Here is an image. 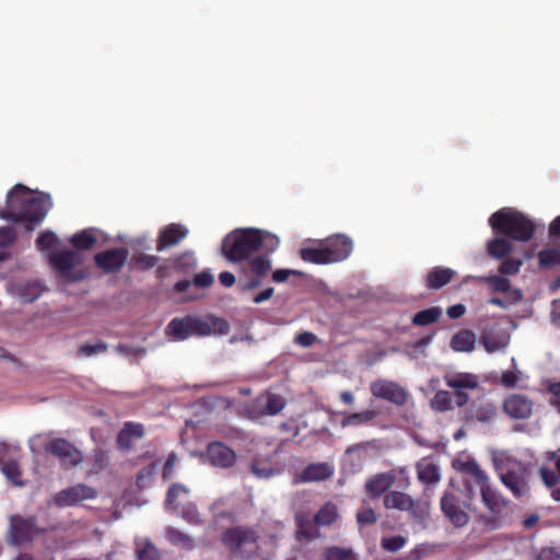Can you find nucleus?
Returning a JSON list of instances; mask_svg holds the SVG:
<instances>
[{"label": "nucleus", "mask_w": 560, "mask_h": 560, "mask_svg": "<svg viewBox=\"0 0 560 560\" xmlns=\"http://www.w3.org/2000/svg\"><path fill=\"white\" fill-rule=\"evenodd\" d=\"M158 465L150 464L144 467L137 476V483L140 488L145 487L147 482L156 474Z\"/></svg>", "instance_id": "5fc2aeb1"}, {"label": "nucleus", "mask_w": 560, "mask_h": 560, "mask_svg": "<svg viewBox=\"0 0 560 560\" xmlns=\"http://www.w3.org/2000/svg\"><path fill=\"white\" fill-rule=\"evenodd\" d=\"M132 438L129 435V431L127 430L126 425L124 429L119 432L117 436V444L120 448L127 450L132 444Z\"/></svg>", "instance_id": "69168bd1"}, {"label": "nucleus", "mask_w": 560, "mask_h": 560, "mask_svg": "<svg viewBox=\"0 0 560 560\" xmlns=\"http://www.w3.org/2000/svg\"><path fill=\"white\" fill-rule=\"evenodd\" d=\"M480 342L491 353L505 348L509 343V336L498 323H488L481 329Z\"/></svg>", "instance_id": "dca6fc26"}, {"label": "nucleus", "mask_w": 560, "mask_h": 560, "mask_svg": "<svg viewBox=\"0 0 560 560\" xmlns=\"http://www.w3.org/2000/svg\"><path fill=\"white\" fill-rule=\"evenodd\" d=\"M51 206L48 195L32 191L22 184H18L8 194L7 211H1L0 217L21 222L27 230H33L46 217Z\"/></svg>", "instance_id": "f257e3e1"}, {"label": "nucleus", "mask_w": 560, "mask_h": 560, "mask_svg": "<svg viewBox=\"0 0 560 560\" xmlns=\"http://www.w3.org/2000/svg\"><path fill=\"white\" fill-rule=\"evenodd\" d=\"M332 474L334 467L328 463L310 464L304 470L294 475L293 483L323 481L330 478Z\"/></svg>", "instance_id": "6ab92c4d"}, {"label": "nucleus", "mask_w": 560, "mask_h": 560, "mask_svg": "<svg viewBox=\"0 0 560 560\" xmlns=\"http://www.w3.org/2000/svg\"><path fill=\"white\" fill-rule=\"evenodd\" d=\"M109 464V457L106 452L97 450L94 454V468L96 470L105 469Z\"/></svg>", "instance_id": "e2e57ef3"}, {"label": "nucleus", "mask_w": 560, "mask_h": 560, "mask_svg": "<svg viewBox=\"0 0 560 560\" xmlns=\"http://www.w3.org/2000/svg\"><path fill=\"white\" fill-rule=\"evenodd\" d=\"M15 238L14 230L10 226L0 228V247H7Z\"/></svg>", "instance_id": "680f3d73"}, {"label": "nucleus", "mask_w": 560, "mask_h": 560, "mask_svg": "<svg viewBox=\"0 0 560 560\" xmlns=\"http://www.w3.org/2000/svg\"><path fill=\"white\" fill-rule=\"evenodd\" d=\"M108 346L105 342H97L95 345H82L79 348V354L82 357H93L98 353L106 352Z\"/></svg>", "instance_id": "603ef678"}, {"label": "nucleus", "mask_w": 560, "mask_h": 560, "mask_svg": "<svg viewBox=\"0 0 560 560\" xmlns=\"http://www.w3.org/2000/svg\"><path fill=\"white\" fill-rule=\"evenodd\" d=\"M504 412L513 419H527L532 415L533 402L524 395H510L503 402Z\"/></svg>", "instance_id": "aec40b11"}, {"label": "nucleus", "mask_w": 560, "mask_h": 560, "mask_svg": "<svg viewBox=\"0 0 560 560\" xmlns=\"http://www.w3.org/2000/svg\"><path fill=\"white\" fill-rule=\"evenodd\" d=\"M2 474L5 478L11 481L14 486H22L21 469L15 460H10L0 466Z\"/></svg>", "instance_id": "79ce46f5"}, {"label": "nucleus", "mask_w": 560, "mask_h": 560, "mask_svg": "<svg viewBox=\"0 0 560 560\" xmlns=\"http://www.w3.org/2000/svg\"><path fill=\"white\" fill-rule=\"evenodd\" d=\"M177 514L182 516L185 521L194 525L199 524L201 521L197 506L191 502L184 505V508L179 510Z\"/></svg>", "instance_id": "09e8293b"}, {"label": "nucleus", "mask_w": 560, "mask_h": 560, "mask_svg": "<svg viewBox=\"0 0 560 560\" xmlns=\"http://www.w3.org/2000/svg\"><path fill=\"white\" fill-rule=\"evenodd\" d=\"M97 491L89 486L78 483L73 487L59 491L54 497V502L58 506H70L78 504L84 500L96 498Z\"/></svg>", "instance_id": "4468645a"}, {"label": "nucleus", "mask_w": 560, "mask_h": 560, "mask_svg": "<svg viewBox=\"0 0 560 560\" xmlns=\"http://www.w3.org/2000/svg\"><path fill=\"white\" fill-rule=\"evenodd\" d=\"M481 501L489 511L481 521L487 529L493 530L502 526L508 500L490 485L480 491Z\"/></svg>", "instance_id": "423d86ee"}, {"label": "nucleus", "mask_w": 560, "mask_h": 560, "mask_svg": "<svg viewBox=\"0 0 560 560\" xmlns=\"http://www.w3.org/2000/svg\"><path fill=\"white\" fill-rule=\"evenodd\" d=\"M548 392L551 395V404L557 407L560 412V382L550 384Z\"/></svg>", "instance_id": "774afa93"}, {"label": "nucleus", "mask_w": 560, "mask_h": 560, "mask_svg": "<svg viewBox=\"0 0 560 560\" xmlns=\"http://www.w3.org/2000/svg\"><path fill=\"white\" fill-rule=\"evenodd\" d=\"M527 477L528 469L521 463L500 475L502 483L515 498H521L528 491Z\"/></svg>", "instance_id": "f8f14e48"}, {"label": "nucleus", "mask_w": 560, "mask_h": 560, "mask_svg": "<svg viewBox=\"0 0 560 560\" xmlns=\"http://www.w3.org/2000/svg\"><path fill=\"white\" fill-rule=\"evenodd\" d=\"M190 325L192 327V336H210L226 335L229 332V324L219 317L208 316L206 318L190 315Z\"/></svg>", "instance_id": "2eb2a0df"}, {"label": "nucleus", "mask_w": 560, "mask_h": 560, "mask_svg": "<svg viewBox=\"0 0 560 560\" xmlns=\"http://www.w3.org/2000/svg\"><path fill=\"white\" fill-rule=\"evenodd\" d=\"M395 478L396 477L392 471L377 474L366 481V492L372 498H378L384 493L386 494L387 490L395 482Z\"/></svg>", "instance_id": "5701e85b"}, {"label": "nucleus", "mask_w": 560, "mask_h": 560, "mask_svg": "<svg viewBox=\"0 0 560 560\" xmlns=\"http://www.w3.org/2000/svg\"><path fill=\"white\" fill-rule=\"evenodd\" d=\"M463 420L466 423H490L498 413L497 406L486 397H477L462 410Z\"/></svg>", "instance_id": "6e6552de"}, {"label": "nucleus", "mask_w": 560, "mask_h": 560, "mask_svg": "<svg viewBox=\"0 0 560 560\" xmlns=\"http://www.w3.org/2000/svg\"><path fill=\"white\" fill-rule=\"evenodd\" d=\"M539 475H540L544 483L549 488L556 486L559 481V477H558L557 472H555L553 470H550L546 467H540Z\"/></svg>", "instance_id": "13d9d810"}, {"label": "nucleus", "mask_w": 560, "mask_h": 560, "mask_svg": "<svg viewBox=\"0 0 560 560\" xmlns=\"http://www.w3.org/2000/svg\"><path fill=\"white\" fill-rule=\"evenodd\" d=\"M45 448L56 456L63 467H72L83 460L82 453L70 442L63 439H54L49 441Z\"/></svg>", "instance_id": "9d476101"}, {"label": "nucleus", "mask_w": 560, "mask_h": 560, "mask_svg": "<svg viewBox=\"0 0 560 560\" xmlns=\"http://www.w3.org/2000/svg\"><path fill=\"white\" fill-rule=\"evenodd\" d=\"M165 537L175 547L182 549H191L194 547L192 538L175 527H167Z\"/></svg>", "instance_id": "c9c22d12"}, {"label": "nucleus", "mask_w": 560, "mask_h": 560, "mask_svg": "<svg viewBox=\"0 0 560 560\" xmlns=\"http://www.w3.org/2000/svg\"><path fill=\"white\" fill-rule=\"evenodd\" d=\"M462 472L465 475L464 485L469 493H472L474 487L481 491L490 485L489 477L475 460L463 463Z\"/></svg>", "instance_id": "a211bd4d"}, {"label": "nucleus", "mask_w": 560, "mask_h": 560, "mask_svg": "<svg viewBox=\"0 0 560 560\" xmlns=\"http://www.w3.org/2000/svg\"><path fill=\"white\" fill-rule=\"evenodd\" d=\"M188 233V230L180 224H170L166 226L160 237L156 245V249L162 252L166 247L176 245L180 240H183Z\"/></svg>", "instance_id": "a878e982"}, {"label": "nucleus", "mask_w": 560, "mask_h": 560, "mask_svg": "<svg viewBox=\"0 0 560 560\" xmlns=\"http://www.w3.org/2000/svg\"><path fill=\"white\" fill-rule=\"evenodd\" d=\"M407 542V539L400 535L383 537L381 540V546L384 550L389 552L399 551Z\"/></svg>", "instance_id": "de8ad7c7"}, {"label": "nucleus", "mask_w": 560, "mask_h": 560, "mask_svg": "<svg viewBox=\"0 0 560 560\" xmlns=\"http://www.w3.org/2000/svg\"><path fill=\"white\" fill-rule=\"evenodd\" d=\"M189 489L180 483H174L167 491L165 505L178 512L189 502Z\"/></svg>", "instance_id": "bb28decb"}, {"label": "nucleus", "mask_w": 560, "mask_h": 560, "mask_svg": "<svg viewBox=\"0 0 560 560\" xmlns=\"http://www.w3.org/2000/svg\"><path fill=\"white\" fill-rule=\"evenodd\" d=\"M537 257L541 269L560 266V249L558 248H545L538 253Z\"/></svg>", "instance_id": "4c0bfd02"}, {"label": "nucleus", "mask_w": 560, "mask_h": 560, "mask_svg": "<svg viewBox=\"0 0 560 560\" xmlns=\"http://www.w3.org/2000/svg\"><path fill=\"white\" fill-rule=\"evenodd\" d=\"M51 266L59 272L60 277L67 281H79L85 278V272L81 268L84 261V255L78 250L60 249L49 255Z\"/></svg>", "instance_id": "39448f33"}, {"label": "nucleus", "mask_w": 560, "mask_h": 560, "mask_svg": "<svg viewBox=\"0 0 560 560\" xmlns=\"http://www.w3.org/2000/svg\"><path fill=\"white\" fill-rule=\"evenodd\" d=\"M194 283L197 287L207 288L213 283V276L208 271H202L195 276Z\"/></svg>", "instance_id": "0e129e2a"}, {"label": "nucleus", "mask_w": 560, "mask_h": 560, "mask_svg": "<svg viewBox=\"0 0 560 560\" xmlns=\"http://www.w3.org/2000/svg\"><path fill=\"white\" fill-rule=\"evenodd\" d=\"M323 244H324L325 248L332 252V254H335L336 252L341 254L340 260L347 258L348 250H349V243H348V237L346 235H336V236L329 237Z\"/></svg>", "instance_id": "e433bc0d"}, {"label": "nucleus", "mask_w": 560, "mask_h": 560, "mask_svg": "<svg viewBox=\"0 0 560 560\" xmlns=\"http://www.w3.org/2000/svg\"><path fill=\"white\" fill-rule=\"evenodd\" d=\"M485 281L494 292L505 293L511 288V282L508 278L501 276H489L485 278Z\"/></svg>", "instance_id": "a18cd8bd"}, {"label": "nucleus", "mask_w": 560, "mask_h": 560, "mask_svg": "<svg viewBox=\"0 0 560 560\" xmlns=\"http://www.w3.org/2000/svg\"><path fill=\"white\" fill-rule=\"evenodd\" d=\"M71 244L78 249V252L91 248L96 243V237L93 230H83L75 233L71 240Z\"/></svg>", "instance_id": "58836bf2"}, {"label": "nucleus", "mask_w": 560, "mask_h": 560, "mask_svg": "<svg viewBox=\"0 0 560 560\" xmlns=\"http://www.w3.org/2000/svg\"><path fill=\"white\" fill-rule=\"evenodd\" d=\"M252 471L258 478L267 479L277 474V470L270 466H260L257 462L252 464Z\"/></svg>", "instance_id": "4d7b16f0"}, {"label": "nucleus", "mask_w": 560, "mask_h": 560, "mask_svg": "<svg viewBox=\"0 0 560 560\" xmlns=\"http://www.w3.org/2000/svg\"><path fill=\"white\" fill-rule=\"evenodd\" d=\"M136 555L138 560H158L160 552L158 548L145 537H137Z\"/></svg>", "instance_id": "72a5a7b5"}, {"label": "nucleus", "mask_w": 560, "mask_h": 560, "mask_svg": "<svg viewBox=\"0 0 560 560\" xmlns=\"http://www.w3.org/2000/svg\"><path fill=\"white\" fill-rule=\"evenodd\" d=\"M325 560H349L350 551L345 548L330 547L324 553Z\"/></svg>", "instance_id": "864d4df0"}, {"label": "nucleus", "mask_w": 560, "mask_h": 560, "mask_svg": "<svg viewBox=\"0 0 560 560\" xmlns=\"http://www.w3.org/2000/svg\"><path fill=\"white\" fill-rule=\"evenodd\" d=\"M444 382L447 387L453 389H475L479 385L477 375L471 373L447 374L444 377Z\"/></svg>", "instance_id": "c756f323"}, {"label": "nucleus", "mask_w": 560, "mask_h": 560, "mask_svg": "<svg viewBox=\"0 0 560 560\" xmlns=\"http://www.w3.org/2000/svg\"><path fill=\"white\" fill-rule=\"evenodd\" d=\"M128 255L129 253L126 248H115L97 254L95 261L106 272L116 271L124 266Z\"/></svg>", "instance_id": "412c9836"}, {"label": "nucleus", "mask_w": 560, "mask_h": 560, "mask_svg": "<svg viewBox=\"0 0 560 560\" xmlns=\"http://www.w3.org/2000/svg\"><path fill=\"white\" fill-rule=\"evenodd\" d=\"M371 393L377 398L388 400L397 406H402L407 401V392L397 383L378 380L371 384Z\"/></svg>", "instance_id": "ddd939ff"}, {"label": "nucleus", "mask_w": 560, "mask_h": 560, "mask_svg": "<svg viewBox=\"0 0 560 560\" xmlns=\"http://www.w3.org/2000/svg\"><path fill=\"white\" fill-rule=\"evenodd\" d=\"M257 404L259 407H262V413L268 416L279 413L285 406L284 399L280 395L272 393L261 396Z\"/></svg>", "instance_id": "473e14b6"}, {"label": "nucleus", "mask_w": 560, "mask_h": 560, "mask_svg": "<svg viewBox=\"0 0 560 560\" xmlns=\"http://www.w3.org/2000/svg\"><path fill=\"white\" fill-rule=\"evenodd\" d=\"M416 468L418 479L422 483L435 485L440 481V468L436 464L427 459H422L421 462L417 463Z\"/></svg>", "instance_id": "7c9ffc66"}, {"label": "nucleus", "mask_w": 560, "mask_h": 560, "mask_svg": "<svg viewBox=\"0 0 560 560\" xmlns=\"http://www.w3.org/2000/svg\"><path fill=\"white\" fill-rule=\"evenodd\" d=\"M190 315L173 318L166 326V334L176 340H185L192 336Z\"/></svg>", "instance_id": "c85d7f7f"}, {"label": "nucleus", "mask_w": 560, "mask_h": 560, "mask_svg": "<svg viewBox=\"0 0 560 560\" xmlns=\"http://www.w3.org/2000/svg\"><path fill=\"white\" fill-rule=\"evenodd\" d=\"M316 525L317 524L308 520H299L296 529L298 537L306 540H313L319 537V530Z\"/></svg>", "instance_id": "a19ab883"}, {"label": "nucleus", "mask_w": 560, "mask_h": 560, "mask_svg": "<svg viewBox=\"0 0 560 560\" xmlns=\"http://www.w3.org/2000/svg\"><path fill=\"white\" fill-rule=\"evenodd\" d=\"M258 249L259 230L256 229L235 230L222 243V252L232 261L243 260Z\"/></svg>", "instance_id": "7ed1b4c3"}, {"label": "nucleus", "mask_w": 560, "mask_h": 560, "mask_svg": "<svg viewBox=\"0 0 560 560\" xmlns=\"http://www.w3.org/2000/svg\"><path fill=\"white\" fill-rule=\"evenodd\" d=\"M316 340V335L311 331L301 332L294 338V342L303 348L311 347Z\"/></svg>", "instance_id": "bf43d9fd"}, {"label": "nucleus", "mask_w": 560, "mask_h": 560, "mask_svg": "<svg viewBox=\"0 0 560 560\" xmlns=\"http://www.w3.org/2000/svg\"><path fill=\"white\" fill-rule=\"evenodd\" d=\"M456 272L447 267H433L425 276V287L431 290H438L448 284L455 277Z\"/></svg>", "instance_id": "b1692460"}, {"label": "nucleus", "mask_w": 560, "mask_h": 560, "mask_svg": "<svg viewBox=\"0 0 560 560\" xmlns=\"http://www.w3.org/2000/svg\"><path fill=\"white\" fill-rule=\"evenodd\" d=\"M340 255L337 252L332 254V252L326 249L323 243L316 247H306L301 250L302 259L314 264L336 262L340 260Z\"/></svg>", "instance_id": "4be33fe9"}, {"label": "nucleus", "mask_w": 560, "mask_h": 560, "mask_svg": "<svg viewBox=\"0 0 560 560\" xmlns=\"http://www.w3.org/2000/svg\"><path fill=\"white\" fill-rule=\"evenodd\" d=\"M431 406L434 410L440 412L450 411L453 409V396L447 390H438L432 400Z\"/></svg>", "instance_id": "ea45409f"}, {"label": "nucleus", "mask_w": 560, "mask_h": 560, "mask_svg": "<svg viewBox=\"0 0 560 560\" xmlns=\"http://www.w3.org/2000/svg\"><path fill=\"white\" fill-rule=\"evenodd\" d=\"M257 538L253 529L234 527L226 529L221 540L230 549L233 558L249 559L257 551Z\"/></svg>", "instance_id": "20e7f679"}, {"label": "nucleus", "mask_w": 560, "mask_h": 560, "mask_svg": "<svg viewBox=\"0 0 560 560\" xmlns=\"http://www.w3.org/2000/svg\"><path fill=\"white\" fill-rule=\"evenodd\" d=\"M57 240L58 238L55 233L44 232L38 236L36 245L40 250L48 249L56 244Z\"/></svg>", "instance_id": "6e6d98bb"}, {"label": "nucleus", "mask_w": 560, "mask_h": 560, "mask_svg": "<svg viewBox=\"0 0 560 560\" xmlns=\"http://www.w3.org/2000/svg\"><path fill=\"white\" fill-rule=\"evenodd\" d=\"M522 265H523V262L520 259L508 258L502 261V264L499 267V271L502 275L513 276V275H516L520 272Z\"/></svg>", "instance_id": "3c124183"}, {"label": "nucleus", "mask_w": 560, "mask_h": 560, "mask_svg": "<svg viewBox=\"0 0 560 560\" xmlns=\"http://www.w3.org/2000/svg\"><path fill=\"white\" fill-rule=\"evenodd\" d=\"M250 268L255 275L265 276L271 269V261L266 257L258 256L250 260Z\"/></svg>", "instance_id": "8fccbe9b"}, {"label": "nucleus", "mask_w": 560, "mask_h": 560, "mask_svg": "<svg viewBox=\"0 0 560 560\" xmlns=\"http://www.w3.org/2000/svg\"><path fill=\"white\" fill-rule=\"evenodd\" d=\"M384 508L387 510H398L411 512L415 508L413 499L401 491L393 490L388 491L383 499Z\"/></svg>", "instance_id": "393cba45"}, {"label": "nucleus", "mask_w": 560, "mask_h": 560, "mask_svg": "<svg viewBox=\"0 0 560 560\" xmlns=\"http://www.w3.org/2000/svg\"><path fill=\"white\" fill-rule=\"evenodd\" d=\"M375 416H376V412L371 411V410H368L364 412L352 413V424H360V423L371 421L375 418Z\"/></svg>", "instance_id": "338daca9"}, {"label": "nucleus", "mask_w": 560, "mask_h": 560, "mask_svg": "<svg viewBox=\"0 0 560 560\" xmlns=\"http://www.w3.org/2000/svg\"><path fill=\"white\" fill-rule=\"evenodd\" d=\"M355 518L360 530H362L366 526L374 525L377 521V515L372 508L366 506L357 512Z\"/></svg>", "instance_id": "c03bdc74"}, {"label": "nucleus", "mask_w": 560, "mask_h": 560, "mask_svg": "<svg viewBox=\"0 0 560 560\" xmlns=\"http://www.w3.org/2000/svg\"><path fill=\"white\" fill-rule=\"evenodd\" d=\"M514 247L511 240L503 237H494L487 243V253L489 256L502 259L513 252Z\"/></svg>", "instance_id": "2f4dec72"}, {"label": "nucleus", "mask_w": 560, "mask_h": 560, "mask_svg": "<svg viewBox=\"0 0 560 560\" xmlns=\"http://www.w3.org/2000/svg\"><path fill=\"white\" fill-rule=\"evenodd\" d=\"M39 533L34 517L14 515L10 517L9 538L14 545L28 542Z\"/></svg>", "instance_id": "9b49d317"}, {"label": "nucleus", "mask_w": 560, "mask_h": 560, "mask_svg": "<svg viewBox=\"0 0 560 560\" xmlns=\"http://www.w3.org/2000/svg\"><path fill=\"white\" fill-rule=\"evenodd\" d=\"M475 346L476 334L469 329L458 330L450 341V347L456 352H472Z\"/></svg>", "instance_id": "cd10ccee"}, {"label": "nucleus", "mask_w": 560, "mask_h": 560, "mask_svg": "<svg viewBox=\"0 0 560 560\" xmlns=\"http://www.w3.org/2000/svg\"><path fill=\"white\" fill-rule=\"evenodd\" d=\"M205 462H209L214 467L228 468L235 464L236 455L226 445L220 442L210 443L206 454H200Z\"/></svg>", "instance_id": "f3484780"}, {"label": "nucleus", "mask_w": 560, "mask_h": 560, "mask_svg": "<svg viewBox=\"0 0 560 560\" xmlns=\"http://www.w3.org/2000/svg\"><path fill=\"white\" fill-rule=\"evenodd\" d=\"M489 225L494 234L504 235L517 242L530 241L537 229L533 219L512 208H502L492 213Z\"/></svg>", "instance_id": "f03ea898"}, {"label": "nucleus", "mask_w": 560, "mask_h": 560, "mask_svg": "<svg viewBox=\"0 0 560 560\" xmlns=\"http://www.w3.org/2000/svg\"><path fill=\"white\" fill-rule=\"evenodd\" d=\"M520 377L517 372L514 371H504L501 375L500 383L502 386L506 388H513L516 386Z\"/></svg>", "instance_id": "052dcab7"}, {"label": "nucleus", "mask_w": 560, "mask_h": 560, "mask_svg": "<svg viewBox=\"0 0 560 560\" xmlns=\"http://www.w3.org/2000/svg\"><path fill=\"white\" fill-rule=\"evenodd\" d=\"M463 505L464 503L453 492L445 491L441 499L442 512L456 528L466 526L470 520Z\"/></svg>", "instance_id": "1a4fd4ad"}, {"label": "nucleus", "mask_w": 560, "mask_h": 560, "mask_svg": "<svg viewBox=\"0 0 560 560\" xmlns=\"http://www.w3.org/2000/svg\"><path fill=\"white\" fill-rule=\"evenodd\" d=\"M43 281L31 278H14L7 284V291L22 303H32L38 300L45 292Z\"/></svg>", "instance_id": "0eeeda50"}, {"label": "nucleus", "mask_w": 560, "mask_h": 560, "mask_svg": "<svg viewBox=\"0 0 560 560\" xmlns=\"http://www.w3.org/2000/svg\"><path fill=\"white\" fill-rule=\"evenodd\" d=\"M280 244L279 237L265 231L259 230V249L273 252Z\"/></svg>", "instance_id": "49530a36"}, {"label": "nucleus", "mask_w": 560, "mask_h": 560, "mask_svg": "<svg viewBox=\"0 0 560 560\" xmlns=\"http://www.w3.org/2000/svg\"><path fill=\"white\" fill-rule=\"evenodd\" d=\"M442 316V310L438 306H431L416 313L411 319L413 326H428L436 323Z\"/></svg>", "instance_id": "f704fd0d"}, {"label": "nucleus", "mask_w": 560, "mask_h": 560, "mask_svg": "<svg viewBox=\"0 0 560 560\" xmlns=\"http://www.w3.org/2000/svg\"><path fill=\"white\" fill-rule=\"evenodd\" d=\"M337 518V509L334 504H325L316 514L315 522L317 525H330Z\"/></svg>", "instance_id": "37998d69"}]
</instances>
